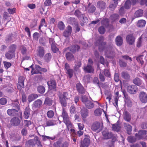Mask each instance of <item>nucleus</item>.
Listing matches in <instances>:
<instances>
[{
    "label": "nucleus",
    "instance_id": "f8f14e48",
    "mask_svg": "<svg viewBox=\"0 0 147 147\" xmlns=\"http://www.w3.org/2000/svg\"><path fill=\"white\" fill-rule=\"evenodd\" d=\"M127 91L131 94H134L137 91V87L135 85L128 86L127 87Z\"/></svg>",
    "mask_w": 147,
    "mask_h": 147
},
{
    "label": "nucleus",
    "instance_id": "aec40b11",
    "mask_svg": "<svg viewBox=\"0 0 147 147\" xmlns=\"http://www.w3.org/2000/svg\"><path fill=\"white\" fill-rule=\"evenodd\" d=\"M124 126L125 129L126 130L127 133L130 134L132 130V127L130 125L127 123H124Z\"/></svg>",
    "mask_w": 147,
    "mask_h": 147
},
{
    "label": "nucleus",
    "instance_id": "dca6fc26",
    "mask_svg": "<svg viewBox=\"0 0 147 147\" xmlns=\"http://www.w3.org/2000/svg\"><path fill=\"white\" fill-rule=\"evenodd\" d=\"M5 56L7 59L11 60L15 57V53L8 51L5 53Z\"/></svg>",
    "mask_w": 147,
    "mask_h": 147
},
{
    "label": "nucleus",
    "instance_id": "9b49d317",
    "mask_svg": "<svg viewBox=\"0 0 147 147\" xmlns=\"http://www.w3.org/2000/svg\"><path fill=\"white\" fill-rule=\"evenodd\" d=\"M126 40L129 45H132L135 42L134 37L132 34H128L126 37Z\"/></svg>",
    "mask_w": 147,
    "mask_h": 147
},
{
    "label": "nucleus",
    "instance_id": "a19ab883",
    "mask_svg": "<svg viewBox=\"0 0 147 147\" xmlns=\"http://www.w3.org/2000/svg\"><path fill=\"white\" fill-rule=\"evenodd\" d=\"M88 12L90 13L94 12L96 8L94 5L90 6V3H89L88 5Z\"/></svg>",
    "mask_w": 147,
    "mask_h": 147
},
{
    "label": "nucleus",
    "instance_id": "7ed1b4c3",
    "mask_svg": "<svg viewBox=\"0 0 147 147\" xmlns=\"http://www.w3.org/2000/svg\"><path fill=\"white\" fill-rule=\"evenodd\" d=\"M68 94L67 92H65L63 94L59 93V95L60 102L63 107H65L67 105L66 99H68Z\"/></svg>",
    "mask_w": 147,
    "mask_h": 147
},
{
    "label": "nucleus",
    "instance_id": "774afa93",
    "mask_svg": "<svg viewBox=\"0 0 147 147\" xmlns=\"http://www.w3.org/2000/svg\"><path fill=\"white\" fill-rule=\"evenodd\" d=\"M16 40V39L13 36H8L6 39V40L8 42H13Z\"/></svg>",
    "mask_w": 147,
    "mask_h": 147
},
{
    "label": "nucleus",
    "instance_id": "4c0bfd02",
    "mask_svg": "<svg viewBox=\"0 0 147 147\" xmlns=\"http://www.w3.org/2000/svg\"><path fill=\"white\" fill-rule=\"evenodd\" d=\"M17 48V46L16 45L13 44L10 45L9 47V51L13 53H15V51Z\"/></svg>",
    "mask_w": 147,
    "mask_h": 147
},
{
    "label": "nucleus",
    "instance_id": "2eb2a0df",
    "mask_svg": "<svg viewBox=\"0 0 147 147\" xmlns=\"http://www.w3.org/2000/svg\"><path fill=\"white\" fill-rule=\"evenodd\" d=\"M37 54L40 57H43L45 54V50L44 47L39 46L37 50Z\"/></svg>",
    "mask_w": 147,
    "mask_h": 147
},
{
    "label": "nucleus",
    "instance_id": "f03ea898",
    "mask_svg": "<svg viewBox=\"0 0 147 147\" xmlns=\"http://www.w3.org/2000/svg\"><path fill=\"white\" fill-rule=\"evenodd\" d=\"M62 117L63 119L64 122L65 124L67 127V129L72 127V124L71 123L70 119L69 117L68 114L64 108H63Z\"/></svg>",
    "mask_w": 147,
    "mask_h": 147
},
{
    "label": "nucleus",
    "instance_id": "6e6552de",
    "mask_svg": "<svg viewBox=\"0 0 147 147\" xmlns=\"http://www.w3.org/2000/svg\"><path fill=\"white\" fill-rule=\"evenodd\" d=\"M74 14L79 18H80L81 16L84 20H83L84 22H86L88 21L87 18L85 16L84 14H82L81 11L78 9H77L75 11Z\"/></svg>",
    "mask_w": 147,
    "mask_h": 147
},
{
    "label": "nucleus",
    "instance_id": "a878e982",
    "mask_svg": "<svg viewBox=\"0 0 147 147\" xmlns=\"http://www.w3.org/2000/svg\"><path fill=\"white\" fill-rule=\"evenodd\" d=\"M84 71L88 73L92 72L94 71V69L91 65H87L86 66L84 67Z\"/></svg>",
    "mask_w": 147,
    "mask_h": 147
},
{
    "label": "nucleus",
    "instance_id": "5701e85b",
    "mask_svg": "<svg viewBox=\"0 0 147 147\" xmlns=\"http://www.w3.org/2000/svg\"><path fill=\"white\" fill-rule=\"evenodd\" d=\"M98 7L101 10H103L106 7L105 3L103 1H99L97 3Z\"/></svg>",
    "mask_w": 147,
    "mask_h": 147
},
{
    "label": "nucleus",
    "instance_id": "cd10ccee",
    "mask_svg": "<svg viewBox=\"0 0 147 147\" xmlns=\"http://www.w3.org/2000/svg\"><path fill=\"white\" fill-rule=\"evenodd\" d=\"M38 97V95L37 94H32L30 95L28 97V100L29 102L33 101L34 99L37 98Z\"/></svg>",
    "mask_w": 147,
    "mask_h": 147
},
{
    "label": "nucleus",
    "instance_id": "8fccbe9b",
    "mask_svg": "<svg viewBox=\"0 0 147 147\" xmlns=\"http://www.w3.org/2000/svg\"><path fill=\"white\" fill-rule=\"evenodd\" d=\"M110 19L113 21H115L118 19L119 18V15L117 14H113L112 15L110 16Z\"/></svg>",
    "mask_w": 147,
    "mask_h": 147
},
{
    "label": "nucleus",
    "instance_id": "a18cd8bd",
    "mask_svg": "<svg viewBox=\"0 0 147 147\" xmlns=\"http://www.w3.org/2000/svg\"><path fill=\"white\" fill-rule=\"evenodd\" d=\"M140 132L138 131V133H137L135 134V136L136 137V140H140L142 139L143 140L146 139V137L144 138V136H142L141 135V134H140Z\"/></svg>",
    "mask_w": 147,
    "mask_h": 147
},
{
    "label": "nucleus",
    "instance_id": "0e129e2a",
    "mask_svg": "<svg viewBox=\"0 0 147 147\" xmlns=\"http://www.w3.org/2000/svg\"><path fill=\"white\" fill-rule=\"evenodd\" d=\"M98 31L100 34H103L105 32V29L103 26H101L99 28Z\"/></svg>",
    "mask_w": 147,
    "mask_h": 147
},
{
    "label": "nucleus",
    "instance_id": "4468645a",
    "mask_svg": "<svg viewBox=\"0 0 147 147\" xmlns=\"http://www.w3.org/2000/svg\"><path fill=\"white\" fill-rule=\"evenodd\" d=\"M76 87L78 91L81 94L85 93V90L81 84L77 83L76 85Z\"/></svg>",
    "mask_w": 147,
    "mask_h": 147
},
{
    "label": "nucleus",
    "instance_id": "e433bc0d",
    "mask_svg": "<svg viewBox=\"0 0 147 147\" xmlns=\"http://www.w3.org/2000/svg\"><path fill=\"white\" fill-rule=\"evenodd\" d=\"M42 104V101L40 99H37L34 102V105L36 107L39 108Z\"/></svg>",
    "mask_w": 147,
    "mask_h": 147
},
{
    "label": "nucleus",
    "instance_id": "39448f33",
    "mask_svg": "<svg viewBox=\"0 0 147 147\" xmlns=\"http://www.w3.org/2000/svg\"><path fill=\"white\" fill-rule=\"evenodd\" d=\"M29 68H32L31 73L32 75L34 74L41 73L40 71H41L42 68L41 67L38 65H35V68H34L33 67V65H32Z\"/></svg>",
    "mask_w": 147,
    "mask_h": 147
},
{
    "label": "nucleus",
    "instance_id": "de8ad7c7",
    "mask_svg": "<svg viewBox=\"0 0 147 147\" xmlns=\"http://www.w3.org/2000/svg\"><path fill=\"white\" fill-rule=\"evenodd\" d=\"M131 6V1L129 0L126 1L125 3V8L126 9H128L130 8Z\"/></svg>",
    "mask_w": 147,
    "mask_h": 147
},
{
    "label": "nucleus",
    "instance_id": "603ef678",
    "mask_svg": "<svg viewBox=\"0 0 147 147\" xmlns=\"http://www.w3.org/2000/svg\"><path fill=\"white\" fill-rule=\"evenodd\" d=\"M102 109H96L94 111V114L96 116H100L102 113Z\"/></svg>",
    "mask_w": 147,
    "mask_h": 147
},
{
    "label": "nucleus",
    "instance_id": "ea45409f",
    "mask_svg": "<svg viewBox=\"0 0 147 147\" xmlns=\"http://www.w3.org/2000/svg\"><path fill=\"white\" fill-rule=\"evenodd\" d=\"M55 124V122L53 120H49L47 121L45 124L46 127L54 125Z\"/></svg>",
    "mask_w": 147,
    "mask_h": 147
},
{
    "label": "nucleus",
    "instance_id": "ddd939ff",
    "mask_svg": "<svg viewBox=\"0 0 147 147\" xmlns=\"http://www.w3.org/2000/svg\"><path fill=\"white\" fill-rule=\"evenodd\" d=\"M25 80L24 78L22 76H20L18 79L19 85L17 86V87L18 89L21 90L22 88H24V81Z\"/></svg>",
    "mask_w": 147,
    "mask_h": 147
},
{
    "label": "nucleus",
    "instance_id": "473e14b6",
    "mask_svg": "<svg viewBox=\"0 0 147 147\" xmlns=\"http://www.w3.org/2000/svg\"><path fill=\"white\" fill-rule=\"evenodd\" d=\"M143 13V11L141 9H139L136 11L134 16L136 18H138L142 16Z\"/></svg>",
    "mask_w": 147,
    "mask_h": 147
},
{
    "label": "nucleus",
    "instance_id": "6ab92c4d",
    "mask_svg": "<svg viewBox=\"0 0 147 147\" xmlns=\"http://www.w3.org/2000/svg\"><path fill=\"white\" fill-rule=\"evenodd\" d=\"M18 111V109H9L7 110V112L9 115L13 116H16Z\"/></svg>",
    "mask_w": 147,
    "mask_h": 147
},
{
    "label": "nucleus",
    "instance_id": "bf43d9fd",
    "mask_svg": "<svg viewBox=\"0 0 147 147\" xmlns=\"http://www.w3.org/2000/svg\"><path fill=\"white\" fill-rule=\"evenodd\" d=\"M58 28L61 30H63L65 27L64 24L61 21L59 22L58 25Z\"/></svg>",
    "mask_w": 147,
    "mask_h": 147
},
{
    "label": "nucleus",
    "instance_id": "6e6d98bb",
    "mask_svg": "<svg viewBox=\"0 0 147 147\" xmlns=\"http://www.w3.org/2000/svg\"><path fill=\"white\" fill-rule=\"evenodd\" d=\"M113 130L114 131H118L120 129V126L117 124H113L112 126Z\"/></svg>",
    "mask_w": 147,
    "mask_h": 147
},
{
    "label": "nucleus",
    "instance_id": "72a5a7b5",
    "mask_svg": "<svg viewBox=\"0 0 147 147\" xmlns=\"http://www.w3.org/2000/svg\"><path fill=\"white\" fill-rule=\"evenodd\" d=\"M121 76L122 78L126 80H129L130 79L129 75L126 71H123L121 73Z\"/></svg>",
    "mask_w": 147,
    "mask_h": 147
},
{
    "label": "nucleus",
    "instance_id": "4be33fe9",
    "mask_svg": "<svg viewBox=\"0 0 147 147\" xmlns=\"http://www.w3.org/2000/svg\"><path fill=\"white\" fill-rule=\"evenodd\" d=\"M100 123L98 122H94L91 126L92 129L94 131L100 129Z\"/></svg>",
    "mask_w": 147,
    "mask_h": 147
},
{
    "label": "nucleus",
    "instance_id": "c756f323",
    "mask_svg": "<svg viewBox=\"0 0 147 147\" xmlns=\"http://www.w3.org/2000/svg\"><path fill=\"white\" fill-rule=\"evenodd\" d=\"M85 105L86 108L89 109L93 108L94 107V103L92 101L90 100L87 101Z\"/></svg>",
    "mask_w": 147,
    "mask_h": 147
},
{
    "label": "nucleus",
    "instance_id": "37998d69",
    "mask_svg": "<svg viewBox=\"0 0 147 147\" xmlns=\"http://www.w3.org/2000/svg\"><path fill=\"white\" fill-rule=\"evenodd\" d=\"M144 55H142L138 56L136 58V60L138 62L140 63L141 65H142L144 62Z\"/></svg>",
    "mask_w": 147,
    "mask_h": 147
},
{
    "label": "nucleus",
    "instance_id": "9d476101",
    "mask_svg": "<svg viewBox=\"0 0 147 147\" xmlns=\"http://www.w3.org/2000/svg\"><path fill=\"white\" fill-rule=\"evenodd\" d=\"M80 113L82 119L84 121L88 116V110L85 108H83L81 110Z\"/></svg>",
    "mask_w": 147,
    "mask_h": 147
},
{
    "label": "nucleus",
    "instance_id": "58836bf2",
    "mask_svg": "<svg viewBox=\"0 0 147 147\" xmlns=\"http://www.w3.org/2000/svg\"><path fill=\"white\" fill-rule=\"evenodd\" d=\"M45 88L42 86H39L37 87L38 92L40 94H43L45 91Z\"/></svg>",
    "mask_w": 147,
    "mask_h": 147
},
{
    "label": "nucleus",
    "instance_id": "c03bdc74",
    "mask_svg": "<svg viewBox=\"0 0 147 147\" xmlns=\"http://www.w3.org/2000/svg\"><path fill=\"white\" fill-rule=\"evenodd\" d=\"M109 20L108 19H104L101 21V24L102 25L107 27L109 25Z\"/></svg>",
    "mask_w": 147,
    "mask_h": 147
},
{
    "label": "nucleus",
    "instance_id": "412c9836",
    "mask_svg": "<svg viewBox=\"0 0 147 147\" xmlns=\"http://www.w3.org/2000/svg\"><path fill=\"white\" fill-rule=\"evenodd\" d=\"M90 143V141L89 139L88 138H84L83 142L82 143L81 145V147H88Z\"/></svg>",
    "mask_w": 147,
    "mask_h": 147
},
{
    "label": "nucleus",
    "instance_id": "f704fd0d",
    "mask_svg": "<svg viewBox=\"0 0 147 147\" xmlns=\"http://www.w3.org/2000/svg\"><path fill=\"white\" fill-rule=\"evenodd\" d=\"M30 109L28 107H26L24 112V117L25 119L28 118L30 115Z\"/></svg>",
    "mask_w": 147,
    "mask_h": 147
},
{
    "label": "nucleus",
    "instance_id": "0eeeda50",
    "mask_svg": "<svg viewBox=\"0 0 147 147\" xmlns=\"http://www.w3.org/2000/svg\"><path fill=\"white\" fill-rule=\"evenodd\" d=\"M38 140V138L37 136L34 137V139L30 140L26 142V144L30 145L29 147H34L35 144L36 143V141Z\"/></svg>",
    "mask_w": 147,
    "mask_h": 147
},
{
    "label": "nucleus",
    "instance_id": "09e8293b",
    "mask_svg": "<svg viewBox=\"0 0 147 147\" xmlns=\"http://www.w3.org/2000/svg\"><path fill=\"white\" fill-rule=\"evenodd\" d=\"M52 55L50 53H47L46 54L44 57V59L46 61L48 62L51 59Z\"/></svg>",
    "mask_w": 147,
    "mask_h": 147
},
{
    "label": "nucleus",
    "instance_id": "7c9ffc66",
    "mask_svg": "<svg viewBox=\"0 0 147 147\" xmlns=\"http://www.w3.org/2000/svg\"><path fill=\"white\" fill-rule=\"evenodd\" d=\"M133 82L134 84L138 86L141 85L143 83L142 81L138 78L134 79L133 80Z\"/></svg>",
    "mask_w": 147,
    "mask_h": 147
},
{
    "label": "nucleus",
    "instance_id": "e2e57ef3",
    "mask_svg": "<svg viewBox=\"0 0 147 147\" xmlns=\"http://www.w3.org/2000/svg\"><path fill=\"white\" fill-rule=\"evenodd\" d=\"M74 71L72 69H70L67 70L66 73L67 74L70 78H71L73 74Z\"/></svg>",
    "mask_w": 147,
    "mask_h": 147
},
{
    "label": "nucleus",
    "instance_id": "13d9d810",
    "mask_svg": "<svg viewBox=\"0 0 147 147\" xmlns=\"http://www.w3.org/2000/svg\"><path fill=\"white\" fill-rule=\"evenodd\" d=\"M115 94L116 96L114 98V104L115 105H117L118 99L119 97V92L118 91L116 92L115 93Z\"/></svg>",
    "mask_w": 147,
    "mask_h": 147
},
{
    "label": "nucleus",
    "instance_id": "69168bd1",
    "mask_svg": "<svg viewBox=\"0 0 147 147\" xmlns=\"http://www.w3.org/2000/svg\"><path fill=\"white\" fill-rule=\"evenodd\" d=\"M7 100L5 98H2L0 99V104L2 105H5L7 103Z\"/></svg>",
    "mask_w": 147,
    "mask_h": 147
},
{
    "label": "nucleus",
    "instance_id": "79ce46f5",
    "mask_svg": "<svg viewBox=\"0 0 147 147\" xmlns=\"http://www.w3.org/2000/svg\"><path fill=\"white\" fill-rule=\"evenodd\" d=\"M52 100L50 98L47 97L46 98L44 102V104L47 105L51 106L52 104Z\"/></svg>",
    "mask_w": 147,
    "mask_h": 147
},
{
    "label": "nucleus",
    "instance_id": "f3484780",
    "mask_svg": "<svg viewBox=\"0 0 147 147\" xmlns=\"http://www.w3.org/2000/svg\"><path fill=\"white\" fill-rule=\"evenodd\" d=\"M47 85L49 86V88L50 90L54 89L56 87V84L54 80H51L48 81L47 82Z\"/></svg>",
    "mask_w": 147,
    "mask_h": 147
},
{
    "label": "nucleus",
    "instance_id": "f257e3e1",
    "mask_svg": "<svg viewBox=\"0 0 147 147\" xmlns=\"http://www.w3.org/2000/svg\"><path fill=\"white\" fill-rule=\"evenodd\" d=\"M104 40V38L102 36L100 37L99 38L96 43V45H98V49L100 52L105 51L106 56L109 58L113 57L115 55L116 51L117 50L113 47L112 44L108 45L107 47L105 48L106 44L103 41Z\"/></svg>",
    "mask_w": 147,
    "mask_h": 147
},
{
    "label": "nucleus",
    "instance_id": "3c124183",
    "mask_svg": "<svg viewBox=\"0 0 147 147\" xmlns=\"http://www.w3.org/2000/svg\"><path fill=\"white\" fill-rule=\"evenodd\" d=\"M68 22L71 24H76V20L73 18H70L68 20Z\"/></svg>",
    "mask_w": 147,
    "mask_h": 147
},
{
    "label": "nucleus",
    "instance_id": "338daca9",
    "mask_svg": "<svg viewBox=\"0 0 147 147\" xmlns=\"http://www.w3.org/2000/svg\"><path fill=\"white\" fill-rule=\"evenodd\" d=\"M3 63L4 66L6 69H7L11 65V63L8 62L4 61Z\"/></svg>",
    "mask_w": 147,
    "mask_h": 147
},
{
    "label": "nucleus",
    "instance_id": "c85d7f7f",
    "mask_svg": "<svg viewBox=\"0 0 147 147\" xmlns=\"http://www.w3.org/2000/svg\"><path fill=\"white\" fill-rule=\"evenodd\" d=\"M114 1L115 4H110L109 7V9L111 11H113L117 7L118 4V1L119 0H113Z\"/></svg>",
    "mask_w": 147,
    "mask_h": 147
},
{
    "label": "nucleus",
    "instance_id": "4d7b16f0",
    "mask_svg": "<svg viewBox=\"0 0 147 147\" xmlns=\"http://www.w3.org/2000/svg\"><path fill=\"white\" fill-rule=\"evenodd\" d=\"M42 140L43 141H45L47 140H50L51 139V140H53L55 138V137H51L44 135H42Z\"/></svg>",
    "mask_w": 147,
    "mask_h": 147
},
{
    "label": "nucleus",
    "instance_id": "20e7f679",
    "mask_svg": "<svg viewBox=\"0 0 147 147\" xmlns=\"http://www.w3.org/2000/svg\"><path fill=\"white\" fill-rule=\"evenodd\" d=\"M102 133L104 138L105 139H108L112 138L113 142H114L116 139L115 136L111 132L103 131Z\"/></svg>",
    "mask_w": 147,
    "mask_h": 147
},
{
    "label": "nucleus",
    "instance_id": "49530a36",
    "mask_svg": "<svg viewBox=\"0 0 147 147\" xmlns=\"http://www.w3.org/2000/svg\"><path fill=\"white\" fill-rule=\"evenodd\" d=\"M128 141L131 143H133L136 141V139L134 137L132 136H129L127 138Z\"/></svg>",
    "mask_w": 147,
    "mask_h": 147
},
{
    "label": "nucleus",
    "instance_id": "1a4fd4ad",
    "mask_svg": "<svg viewBox=\"0 0 147 147\" xmlns=\"http://www.w3.org/2000/svg\"><path fill=\"white\" fill-rule=\"evenodd\" d=\"M10 122L12 125L16 126L20 124V120L18 117H13L11 119Z\"/></svg>",
    "mask_w": 147,
    "mask_h": 147
},
{
    "label": "nucleus",
    "instance_id": "680f3d73",
    "mask_svg": "<svg viewBox=\"0 0 147 147\" xmlns=\"http://www.w3.org/2000/svg\"><path fill=\"white\" fill-rule=\"evenodd\" d=\"M119 64L121 67H125L127 65V63L125 62L120 59L119 61Z\"/></svg>",
    "mask_w": 147,
    "mask_h": 147
},
{
    "label": "nucleus",
    "instance_id": "5fc2aeb1",
    "mask_svg": "<svg viewBox=\"0 0 147 147\" xmlns=\"http://www.w3.org/2000/svg\"><path fill=\"white\" fill-rule=\"evenodd\" d=\"M81 63L80 62H76L74 67V69L75 71H77L79 70V68L80 67Z\"/></svg>",
    "mask_w": 147,
    "mask_h": 147
},
{
    "label": "nucleus",
    "instance_id": "864d4df0",
    "mask_svg": "<svg viewBox=\"0 0 147 147\" xmlns=\"http://www.w3.org/2000/svg\"><path fill=\"white\" fill-rule=\"evenodd\" d=\"M48 40H49V44L51 46L56 44L54 38L49 37L48 38Z\"/></svg>",
    "mask_w": 147,
    "mask_h": 147
},
{
    "label": "nucleus",
    "instance_id": "393cba45",
    "mask_svg": "<svg viewBox=\"0 0 147 147\" xmlns=\"http://www.w3.org/2000/svg\"><path fill=\"white\" fill-rule=\"evenodd\" d=\"M67 59L69 61H71L74 60V55L70 52H67L65 55Z\"/></svg>",
    "mask_w": 147,
    "mask_h": 147
},
{
    "label": "nucleus",
    "instance_id": "052dcab7",
    "mask_svg": "<svg viewBox=\"0 0 147 147\" xmlns=\"http://www.w3.org/2000/svg\"><path fill=\"white\" fill-rule=\"evenodd\" d=\"M54 113L53 111H48L47 113V115L48 117L50 118H52L54 115Z\"/></svg>",
    "mask_w": 147,
    "mask_h": 147
},
{
    "label": "nucleus",
    "instance_id": "a211bd4d",
    "mask_svg": "<svg viewBox=\"0 0 147 147\" xmlns=\"http://www.w3.org/2000/svg\"><path fill=\"white\" fill-rule=\"evenodd\" d=\"M72 32V28L69 26H68L65 31L63 33V35L65 37H68L71 34Z\"/></svg>",
    "mask_w": 147,
    "mask_h": 147
},
{
    "label": "nucleus",
    "instance_id": "b1692460",
    "mask_svg": "<svg viewBox=\"0 0 147 147\" xmlns=\"http://www.w3.org/2000/svg\"><path fill=\"white\" fill-rule=\"evenodd\" d=\"M123 118L127 122H130L131 119V115L127 112L125 111L124 112Z\"/></svg>",
    "mask_w": 147,
    "mask_h": 147
},
{
    "label": "nucleus",
    "instance_id": "2f4dec72",
    "mask_svg": "<svg viewBox=\"0 0 147 147\" xmlns=\"http://www.w3.org/2000/svg\"><path fill=\"white\" fill-rule=\"evenodd\" d=\"M146 22L145 20H139L137 24V25L139 27H143L145 26Z\"/></svg>",
    "mask_w": 147,
    "mask_h": 147
},
{
    "label": "nucleus",
    "instance_id": "bb28decb",
    "mask_svg": "<svg viewBox=\"0 0 147 147\" xmlns=\"http://www.w3.org/2000/svg\"><path fill=\"white\" fill-rule=\"evenodd\" d=\"M115 41L117 46H121L123 43L122 38L120 36H117L116 38Z\"/></svg>",
    "mask_w": 147,
    "mask_h": 147
},
{
    "label": "nucleus",
    "instance_id": "c9c22d12",
    "mask_svg": "<svg viewBox=\"0 0 147 147\" xmlns=\"http://www.w3.org/2000/svg\"><path fill=\"white\" fill-rule=\"evenodd\" d=\"M69 49L70 51L73 53L75 52L76 50H78L80 47L77 45H75L70 47Z\"/></svg>",
    "mask_w": 147,
    "mask_h": 147
},
{
    "label": "nucleus",
    "instance_id": "423d86ee",
    "mask_svg": "<svg viewBox=\"0 0 147 147\" xmlns=\"http://www.w3.org/2000/svg\"><path fill=\"white\" fill-rule=\"evenodd\" d=\"M139 99L142 103L147 102V94L144 92H141L139 94Z\"/></svg>",
    "mask_w": 147,
    "mask_h": 147
}]
</instances>
